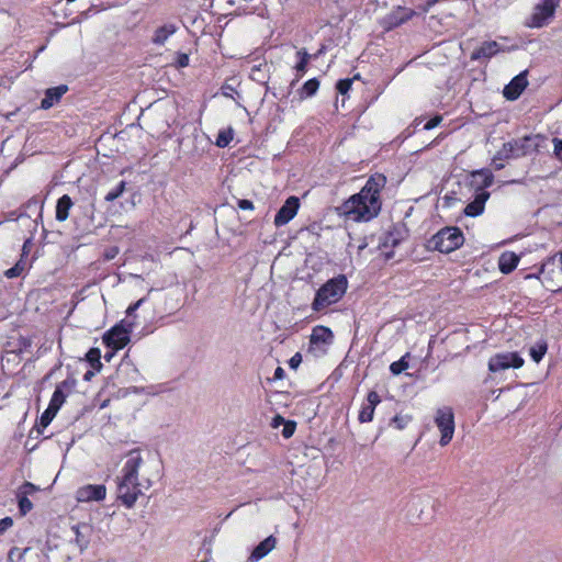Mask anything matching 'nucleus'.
Instances as JSON below:
<instances>
[{
  "mask_svg": "<svg viewBox=\"0 0 562 562\" xmlns=\"http://www.w3.org/2000/svg\"><path fill=\"white\" fill-rule=\"evenodd\" d=\"M384 184V176L375 175L370 177L358 193L351 195L337 207L338 214L346 220L358 223L373 220L381 211L380 192Z\"/></svg>",
  "mask_w": 562,
  "mask_h": 562,
  "instance_id": "obj_1",
  "label": "nucleus"
},
{
  "mask_svg": "<svg viewBox=\"0 0 562 562\" xmlns=\"http://www.w3.org/2000/svg\"><path fill=\"white\" fill-rule=\"evenodd\" d=\"M143 463L140 450L132 449L126 453L120 475L116 476V497L126 508L134 507L139 496L153 485L149 477L139 476Z\"/></svg>",
  "mask_w": 562,
  "mask_h": 562,
  "instance_id": "obj_2",
  "label": "nucleus"
},
{
  "mask_svg": "<svg viewBox=\"0 0 562 562\" xmlns=\"http://www.w3.org/2000/svg\"><path fill=\"white\" fill-rule=\"evenodd\" d=\"M347 288L348 280L344 274L328 280L317 290L312 303L313 311L321 312L327 306L337 303L346 293Z\"/></svg>",
  "mask_w": 562,
  "mask_h": 562,
  "instance_id": "obj_3",
  "label": "nucleus"
},
{
  "mask_svg": "<svg viewBox=\"0 0 562 562\" xmlns=\"http://www.w3.org/2000/svg\"><path fill=\"white\" fill-rule=\"evenodd\" d=\"M464 243V236L458 227H445L435 234L429 240V246L440 252L449 254L460 248Z\"/></svg>",
  "mask_w": 562,
  "mask_h": 562,
  "instance_id": "obj_4",
  "label": "nucleus"
},
{
  "mask_svg": "<svg viewBox=\"0 0 562 562\" xmlns=\"http://www.w3.org/2000/svg\"><path fill=\"white\" fill-rule=\"evenodd\" d=\"M559 0H541L533 8V12L527 21L526 25L531 29H540L544 26L554 15Z\"/></svg>",
  "mask_w": 562,
  "mask_h": 562,
  "instance_id": "obj_5",
  "label": "nucleus"
},
{
  "mask_svg": "<svg viewBox=\"0 0 562 562\" xmlns=\"http://www.w3.org/2000/svg\"><path fill=\"white\" fill-rule=\"evenodd\" d=\"M435 424L438 427L441 437L440 446H447L454 434V415L450 407L438 408L435 416Z\"/></svg>",
  "mask_w": 562,
  "mask_h": 562,
  "instance_id": "obj_6",
  "label": "nucleus"
},
{
  "mask_svg": "<svg viewBox=\"0 0 562 562\" xmlns=\"http://www.w3.org/2000/svg\"><path fill=\"white\" fill-rule=\"evenodd\" d=\"M333 338L334 335L329 328L316 326L310 337L308 352L315 357L324 355L327 347L333 342Z\"/></svg>",
  "mask_w": 562,
  "mask_h": 562,
  "instance_id": "obj_7",
  "label": "nucleus"
},
{
  "mask_svg": "<svg viewBox=\"0 0 562 562\" xmlns=\"http://www.w3.org/2000/svg\"><path fill=\"white\" fill-rule=\"evenodd\" d=\"M524 363V359L517 352H499L490 358L488 370L496 373L510 368L519 369Z\"/></svg>",
  "mask_w": 562,
  "mask_h": 562,
  "instance_id": "obj_8",
  "label": "nucleus"
},
{
  "mask_svg": "<svg viewBox=\"0 0 562 562\" xmlns=\"http://www.w3.org/2000/svg\"><path fill=\"white\" fill-rule=\"evenodd\" d=\"M130 341V330L122 325H116L103 336V342L114 350L123 349Z\"/></svg>",
  "mask_w": 562,
  "mask_h": 562,
  "instance_id": "obj_9",
  "label": "nucleus"
},
{
  "mask_svg": "<svg viewBox=\"0 0 562 562\" xmlns=\"http://www.w3.org/2000/svg\"><path fill=\"white\" fill-rule=\"evenodd\" d=\"M106 496V487L103 484H88L76 491V499L80 503L100 502Z\"/></svg>",
  "mask_w": 562,
  "mask_h": 562,
  "instance_id": "obj_10",
  "label": "nucleus"
},
{
  "mask_svg": "<svg viewBox=\"0 0 562 562\" xmlns=\"http://www.w3.org/2000/svg\"><path fill=\"white\" fill-rule=\"evenodd\" d=\"M561 266V270L558 271L557 277H560L562 273V252L560 254V258L558 259L557 256H552L548 258L543 265L541 266V269L539 270L538 274H527L525 278H537L541 279L543 284H547L550 281L554 280V268Z\"/></svg>",
  "mask_w": 562,
  "mask_h": 562,
  "instance_id": "obj_11",
  "label": "nucleus"
},
{
  "mask_svg": "<svg viewBox=\"0 0 562 562\" xmlns=\"http://www.w3.org/2000/svg\"><path fill=\"white\" fill-rule=\"evenodd\" d=\"M299 207V198H288L274 216V225L279 227L288 224L296 215Z\"/></svg>",
  "mask_w": 562,
  "mask_h": 562,
  "instance_id": "obj_12",
  "label": "nucleus"
},
{
  "mask_svg": "<svg viewBox=\"0 0 562 562\" xmlns=\"http://www.w3.org/2000/svg\"><path fill=\"white\" fill-rule=\"evenodd\" d=\"M527 75L528 71L524 70L515 76L507 86H505L503 94L507 100L515 101L520 97L528 86Z\"/></svg>",
  "mask_w": 562,
  "mask_h": 562,
  "instance_id": "obj_13",
  "label": "nucleus"
},
{
  "mask_svg": "<svg viewBox=\"0 0 562 562\" xmlns=\"http://www.w3.org/2000/svg\"><path fill=\"white\" fill-rule=\"evenodd\" d=\"M380 402V395L375 391H370L367 396V403L362 405L361 411L359 412V422H371L373 419L374 409Z\"/></svg>",
  "mask_w": 562,
  "mask_h": 562,
  "instance_id": "obj_14",
  "label": "nucleus"
},
{
  "mask_svg": "<svg viewBox=\"0 0 562 562\" xmlns=\"http://www.w3.org/2000/svg\"><path fill=\"white\" fill-rule=\"evenodd\" d=\"M277 546V538L274 536H269L265 540H262L258 546L252 550L249 560L251 562H258L268 555Z\"/></svg>",
  "mask_w": 562,
  "mask_h": 562,
  "instance_id": "obj_15",
  "label": "nucleus"
},
{
  "mask_svg": "<svg viewBox=\"0 0 562 562\" xmlns=\"http://www.w3.org/2000/svg\"><path fill=\"white\" fill-rule=\"evenodd\" d=\"M68 91V87L60 85L58 87L49 88L45 91V97L41 101V109L48 110L54 104L59 102L61 97Z\"/></svg>",
  "mask_w": 562,
  "mask_h": 562,
  "instance_id": "obj_16",
  "label": "nucleus"
},
{
  "mask_svg": "<svg viewBox=\"0 0 562 562\" xmlns=\"http://www.w3.org/2000/svg\"><path fill=\"white\" fill-rule=\"evenodd\" d=\"M499 52V44L495 41L482 43L471 54V60L490 59Z\"/></svg>",
  "mask_w": 562,
  "mask_h": 562,
  "instance_id": "obj_17",
  "label": "nucleus"
},
{
  "mask_svg": "<svg viewBox=\"0 0 562 562\" xmlns=\"http://www.w3.org/2000/svg\"><path fill=\"white\" fill-rule=\"evenodd\" d=\"M488 198L490 193L487 191H477L474 200L465 206L464 214L467 216L481 215L484 211V205Z\"/></svg>",
  "mask_w": 562,
  "mask_h": 562,
  "instance_id": "obj_18",
  "label": "nucleus"
},
{
  "mask_svg": "<svg viewBox=\"0 0 562 562\" xmlns=\"http://www.w3.org/2000/svg\"><path fill=\"white\" fill-rule=\"evenodd\" d=\"M510 143L513 145L516 157L528 155L535 151L538 146V144L535 142V138L531 136L513 139Z\"/></svg>",
  "mask_w": 562,
  "mask_h": 562,
  "instance_id": "obj_19",
  "label": "nucleus"
},
{
  "mask_svg": "<svg viewBox=\"0 0 562 562\" xmlns=\"http://www.w3.org/2000/svg\"><path fill=\"white\" fill-rule=\"evenodd\" d=\"M519 260L520 257L514 251H504L498 258V269L502 273L509 274L517 268Z\"/></svg>",
  "mask_w": 562,
  "mask_h": 562,
  "instance_id": "obj_20",
  "label": "nucleus"
},
{
  "mask_svg": "<svg viewBox=\"0 0 562 562\" xmlns=\"http://www.w3.org/2000/svg\"><path fill=\"white\" fill-rule=\"evenodd\" d=\"M493 180V173L486 169L477 170L472 173V183L477 187L479 191H485V188L492 186Z\"/></svg>",
  "mask_w": 562,
  "mask_h": 562,
  "instance_id": "obj_21",
  "label": "nucleus"
},
{
  "mask_svg": "<svg viewBox=\"0 0 562 562\" xmlns=\"http://www.w3.org/2000/svg\"><path fill=\"white\" fill-rule=\"evenodd\" d=\"M72 531L75 533V541L79 549L82 551L85 550L90 542V526L83 524V525H77L72 527Z\"/></svg>",
  "mask_w": 562,
  "mask_h": 562,
  "instance_id": "obj_22",
  "label": "nucleus"
},
{
  "mask_svg": "<svg viewBox=\"0 0 562 562\" xmlns=\"http://www.w3.org/2000/svg\"><path fill=\"white\" fill-rule=\"evenodd\" d=\"M74 202L68 194H64L57 200L56 204V220L58 222H64L69 216V211L72 207Z\"/></svg>",
  "mask_w": 562,
  "mask_h": 562,
  "instance_id": "obj_23",
  "label": "nucleus"
},
{
  "mask_svg": "<svg viewBox=\"0 0 562 562\" xmlns=\"http://www.w3.org/2000/svg\"><path fill=\"white\" fill-rule=\"evenodd\" d=\"M176 31L177 26L175 24H165L156 30L153 42L157 45H162Z\"/></svg>",
  "mask_w": 562,
  "mask_h": 562,
  "instance_id": "obj_24",
  "label": "nucleus"
},
{
  "mask_svg": "<svg viewBox=\"0 0 562 562\" xmlns=\"http://www.w3.org/2000/svg\"><path fill=\"white\" fill-rule=\"evenodd\" d=\"M547 349H548V346H547V342L541 340V341H538L536 345H533L530 350H529V355L531 357V359L535 361V362H540L542 360V358L544 357L546 352H547Z\"/></svg>",
  "mask_w": 562,
  "mask_h": 562,
  "instance_id": "obj_25",
  "label": "nucleus"
},
{
  "mask_svg": "<svg viewBox=\"0 0 562 562\" xmlns=\"http://www.w3.org/2000/svg\"><path fill=\"white\" fill-rule=\"evenodd\" d=\"M509 158H516L513 145L510 142H507L503 145L502 149L496 153L493 157V161L497 160H506Z\"/></svg>",
  "mask_w": 562,
  "mask_h": 562,
  "instance_id": "obj_26",
  "label": "nucleus"
},
{
  "mask_svg": "<svg viewBox=\"0 0 562 562\" xmlns=\"http://www.w3.org/2000/svg\"><path fill=\"white\" fill-rule=\"evenodd\" d=\"M65 400L66 395L64 394L61 386L58 385L53 393L48 407L58 412L61 405L64 404Z\"/></svg>",
  "mask_w": 562,
  "mask_h": 562,
  "instance_id": "obj_27",
  "label": "nucleus"
},
{
  "mask_svg": "<svg viewBox=\"0 0 562 562\" xmlns=\"http://www.w3.org/2000/svg\"><path fill=\"white\" fill-rule=\"evenodd\" d=\"M27 269V263L21 258L12 268L8 269L4 272V276L8 279H13L20 277L23 271Z\"/></svg>",
  "mask_w": 562,
  "mask_h": 562,
  "instance_id": "obj_28",
  "label": "nucleus"
},
{
  "mask_svg": "<svg viewBox=\"0 0 562 562\" xmlns=\"http://www.w3.org/2000/svg\"><path fill=\"white\" fill-rule=\"evenodd\" d=\"M407 358H409V353H405L400 360L394 361L390 366V371L394 375L401 374L403 371H405L408 368Z\"/></svg>",
  "mask_w": 562,
  "mask_h": 562,
  "instance_id": "obj_29",
  "label": "nucleus"
},
{
  "mask_svg": "<svg viewBox=\"0 0 562 562\" xmlns=\"http://www.w3.org/2000/svg\"><path fill=\"white\" fill-rule=\"evenodd\" d=\"M296 56L299 57V63L296 64L295 69L297 72L304 74L312 56L305 49L299 50Z\"/></svg>",
  "mask_w": 562,
  "mask_h": 562,
  "instance_id": "obj_30",
  "label": "nucleus"
},
{
  "mask_svg": "<svg viewBox=\"0 0 562 562\" xmlns=\"http://www.w3.org/2000/svg\"><path fill=\"white\" fill-rule=\"evenodd\" d=\"M31 552L30 548L19 549L16 547L9 551L8 559L10 562H24V557Z\"/></svg>",
  "mask_w": 562,
  "mask_h": 562,
  "instance_id": "obj_31",
  "label": "nucleus"
},
{
  "mask_svg": "<svg viewBox=\"0 0 562 562\" xmlns=\"http://www.w3.org/2000/svg\"><path fill=\"white\" fill-rule=\"evenodd\" d=\"M232 139H233V130L232 128L222 130L218 132L215 144H216V146L224 148L229 145Z\"/></svg>",
  "mask_w": 562,
  "mask_h": 562,
  "instance_id": "obj_32",
  "label": "nucleus"
},
{
  "mask_svg": "<svg viewBox=\"0 0 562 562\" xmlns=\"http://www.w3.org/2000/svg\"><path fill=\"white\" fill-rule=\"evenodd\" d=\"M319 88V81L316 78L307 80L302 87V94L304 97H313Z\"/></svg>",
  "mask_w": 562,
  "mask_h": 562,
  "instance_id": "obj_33",
  "label": "nucleus"
},
{
  "mask_svg": "<svg viewBox=\"0 0 562 562\" xmlns=\"http://www.w3.org/2000/svg\"><path fill=\"white\" fill-rule=\"evenodd\" d=\"M125 187H126V182L125 181H120L119 184L112 189L111 191H109L105 195V201L108 202H113L115 201L116 199H119L123 192L125 191Z\"/></svg>",
  "mask_w": 562,
  "mask_h": 562,
  "instance_id": "obj_34",
  "label": "nucleus"
},
{
  "mask_svg": "<svg viewBox=\"0 0 562 562\" xmlns=\"http://www.w3.org/2000/svg\"><path fill=\"white\" fill-rule=\"evenodd\" d=\"M87 360L91 363L92 367L101 368L99 349H97V348L90 349L87 353Z\"/></svg>",
  "mask_w": 562,
  "mask_h": 562,
  "instance_id": "obj_35",
  "label": "nucleus"
},
{
  "mask_svg": "<svg viewBox=\"0 0 562 562\" xmlns=\"http://www.w3.org/2000/svg\"><path fill=\"white\" fill-rule=\"evenodd\" d=\"M44 206V201L40 200L37 196H33L30 199L25 205L26 210H38V216L42 217V211Z\"/></svg>",
  "mask_w": 562,
  "mask_h": 562,
  "instance_id": "obj_36",
  "label": "nucleus"
},
{
  "mask_svg": "<svg viewBox=\"0 0 562 562\" xmlns=\"http://www.w3.org/2000/svg\"><path fill=\"white\" fill-rule=\"evenodd\" d=\"M409 422H411V417L409 416L396 415L392 419V425H394V427L396 429L403 430L408 425Z\"/></svg>",
  "mask_w": 562,
  "mask_h": 562,
  "instance_id": "obj_37",
  "label": "nucleus"
},
{
  "mask_svg": "<svg viewBox=\"0 0 562 562\" xmlns=\"http://www.w3.org/2000/svg\"><path fill=\"white\" fill-rule=\"evenodd\" d=\"M57 411L47 407L46 411L41 416V425L43 427H46L49 425V423L53 420V418L56 416Z\"/></svg>",
  "mask_w": 562,
  "mask_h": 562,
  "instance_id": "obj_38",
  "label": "nucleus"
},
{
  "mask_svg": "<svg viewBox=\"0 0 562 562\" xmlns=\"http://www.w3.org/2000/svg\"><path fill=\"white\" fill-rule=\"evenodd\" d=\"M352 80L353 79H340L337 85H336V88L338 90V92L342 95H345L350 89H351V86H352Z\"/></svg>",
  "mask_w": 562,
  "mask_h": 562,
  "instance_id": "obj_39",
  "label": "nucleus"
},
{
  "mask_svg": "<svg viewBox=\"0 0 562 562\" xmlns=\"http://www.w3.org/2000/svg\"><path fill=\"white\" fill-rule=\"evenodd\" d=\"M295 428H296L295 422L285 420V423L283 424L282 436L286 439L292 437L295 431Z\"/></svg>",
  "mask_w": 562,
  "mask_h": 562,
  "instance_id": "obj_40",
  "label": "nucleus"
},
{
  "mask_svg": "<svg viewBox=\"0 0 562 562\" xmlns=\"http://www.w3.org/2000/svg\"><path fill=\"white\" fill-rule=\"evenodd\" d=\"M33 507L32 502L26 497L22 496L19 498V508L22 515L27 514Z\"/></svg>",
  "mask_w": 562,
  "mask_h": 562,
  "instance_id": "obj_41",
  "label": "nucleus"
},
{
  "mask_svg": "<svg viewBox=\"0 0 562 562\" xmlns=\"http://www.w3.org/2000/svg\"><path fill=\"white\" fill-rule=\"evenodd\" d=\"M442 121V117L440 115H436L432 119H430L425 125L424 130L429 131L438 126Z\"/></svg>",
  "mask_w": 562,
  "mask_h": 562,
  "instance_id": "obj_42",
  "label": "nucleus"
},
{
  "mask_svg": "<svg viewBox=\"0 0 562 562\" xmlns=\"http://www.w3.org/2000/svg\"><path fill=\"white\" fill-rule=\"evenodd\" d=\"M13 520L11 517L0 519V536L4 533L10 527H12Z\"/></svg>",
  "mask_w": 562,
  "mask_h": 562,
  "instance_id": "obj_43",
  "label": "nucleus"
},
{
  "mask_svg": "<svg viewBox=\"0 0 562 562\" xmlns=\"http://www.w3.org/2000/svg\"><path fill=\"white\" fill-rule=\"evenodd\" d=\"M553 144H554V155L559 160L562 161V139L554 138Z\"/></svg>",
  "mask_w": 562,
  "mask_h": 562,
  "instance_id": "obj_44",
  "label": "nucleus"
},
{
  "mask_svg": "<svg viewBox=\"0 0 562 562\" xmlns=\"http://www.w3.org/2000/svg\"><path fill=\"white\" fill-rule=\"evenodd\" d=\"M177 65L180 68L187 67L189 65V56L187 54H179L177 57Z\"/></svg>",
  "mask_w": 562,
  "mask_h": 562,
  "instance_id": "obj_45",
  "label": "nucleus"
},
{
  "mask_svg": "<svg viewBox=\"0 0 562 562\" xmlns=\"http://www.w3.org/2000/svg\"><path fill=\"white\" fill-rule=\"evenodd\" d=\"M302 362V357L301 355L297 352L295 353L289 361V364L292 369H296L300 363Z\"/></svg>",
  "mask_w": 562,
  "mask_h": 562,
  "instance_id": "obj_46",
  "label": "nucleus"
},
{
  "mask_svg": "<svg viewBox=\"0 0 562 562\" xmlns=\"http://www.w3.org/2000/svg\"><path fill=\"white\" fill-rule=\"evenodd\" d=\"M238 207L241 210H252L254 204L251 201L243 199L238 201Z\"/></svg>",
  "mask_w": 562,
  "mask_h": 562,
  "instance_id": "obj_47",
  "label": "nucleus"
},
{
  "mask_svg": "<svg viewBox=\"0 0 562 562\" xmlns=\"http://www.w3.org/2000/svg\"><path fill=\"white\" fill-rule=\"evenodd\" d=\"M145 299H139L137 302H135L134 304L130 305L128 308H127V314L128 315H132L137 308L140 307V305L144 303Z\"/></svg>",
  "mask_w": 562,
  "mask_h": 562,
  "instance_id": "obj_48",
  "label": "nucleus"
},
{
  "mask_svg": "<svg viewBox=\"0 0 562 562\" xmlns=\"http://www.w3.org/2000/svg\"><path fill=\"white\" fill-rule=\"evenodd\" d=\"M284 423H285V419H284L282 416L277 415V416H274V417L272 418L271 426H272L273 428H278V427H280L281 425H283Z\"/></svg>",
  "mask_w": 562,
  "mask_h": 562,
  "instance_id": "obj_49",
  "label": "nucleus"
},
{
  "mask_svg": "<svg viewBox=\"0 0 562 562\" xmlns=\"http://www.w3.org/2000/svg\"><path fill=\"white\" fill-rule=\"evenodd\" d=\"M284 376V370L281 367H278L273 374V380H281Z\"/></svg>",
  "mask_w": 562,
  "mask_h": 562,
  "instance_id": "obj_50",
  "label": "nucleus"
},
{
  "mask_svg": "<svg viewBox=\"0 0 562 562\" xmlns=\"http://www.w3.org/2000/svg\"><path fill=\"white\" fill-rule=\"evenodd\" d=\"M502 161L503 160L493 161V165H494L496 170H501V169L504 168V164Z\"/></svg>",
  "mask_w": 562,
  "mask_h": 562,
  "instance_id": "obj_51",
  "label": "nucleus"
},
{
  "mask_svg": "<svg viewBox=\"0 0 562 562\" xmlns=\"http://www.w3.org/2000/svg\"><path fill=\"white\" fill-rule=\"evenodd\" d=\"M23 487L25 488V493H26L27 491H32V490H34V488H35V487H34V485H33L32 483H25Z\"/></svg>",
  "mask_w": 562,
  "mask_h": 562,
  "instance_id": "obj_52",
  "label": "nucleus"
},
{
  "mask_svg": "<svg viewBox=\"0 0 562 562\" xmlns=\"http://www.w3.org/2000/svg\"><path fill=\"white\" fill-rule=\"evenodd\" d=\"M29 244H30V240H26L24 243V245H23V255L26 254V248H27Z\"/></svg>",
  "mask_w": 562,
  "mask_h": 562,
  "instance_id": "obj_53",
  "label": "nucleus"
},
{
  "mask_svg": "<svg viewBox=\"0 0 562 562\" xmlns=\"http://www.w3.org/2000/svg\"><path fill=\"white\" fill-rule=\"evenodd\" d=\"M323 52H324V49H323V48H321V49H319V50H318V52H317L313 57H314V58H317L319 55H322V54H323Z\"/></svg>",
  "mask_w": 562,
  "mask_h": 562,
  "instance_id": "obj_54",
  "label": "nucleus"
},
{
  "mask_svg": "<svg viewBox=\"0 0 562 562\" xmlns=\"http://www.w3.org/2000/svg\"><path fill=\"white\" fill-rule=\"evenodd\" d=\"M90 375H92V372H87V373L85 374V379H86V380H89V379H90Z\"/></svg>",
  "mask_w": 562,
  "mask_h": 562,
  "instance_id": "obj_55",
  "label": "nucleus"
},
{
  "mask_svg": "<svg viewBox=\"0 0 562 562\" xmlns=\"http://www.w3.org/2000/svg\"><path fill=\"white\" fill-rule=\"evenodd\" d=\"M104 357H105V359H106V360H110V359H111V357H112V353H110V355H105Z\"/></svg>",
  "mask_w": 562,
  "mask_h": 562,
  "instance_id": "obj_56",
  "label": "nucleus"
}]
</instances>
